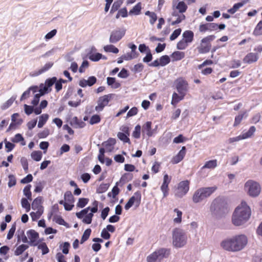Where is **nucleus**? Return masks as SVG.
Wrapping results in <instances>:
<instances>
[{
  "mask_svg": "<svg viewBox=\"0 0 262 262\" xmlns=\"http://www.w3.org/2000/svg\"><path fill=\"white\" fill-rule=\"evenodd\" d=\"M187 86L188 83L185 80L182 79H179L177 80L176 88L180 95H185L187 90Z\"/></svg>",
  "mask_w": 262,
  "mask_h": 262,
  "instance_id": "15",
  "label": "nucleus"
},
{
  "mask_svg": "<svg viewBox=\"0 0 262 262\" xmlns=\"http://www.w3.org/2000/svg\"><path fill=\"white\" fill-rule=\"evenodd\" d=\"M210 211L214 215L220 216L228 212L227 204L221 199H216L211 205Z\"/></svg>",
  "mask_w": 262,
  "mask_h": 262,
  "instance_id": "4",
  "label": "nucleus"
},
{
  "mask_svg": "<svg viewBox=\"0 0 262 262\" xmlns=\"http://www.w3.org/2000/svg\"><path fill=\"white\" fill-rule=\"evenodd\" d=\"M248 117V113L247 111L241 112L237 116L235 117L233 126H236L240 124L244 118Z\"/></svg>",
  "mask_w": 262,
  "mask_h": 262,
  "instance_id": "25",
  "label": "nucleus"
},
{
  "mask_svg": "<svg viewBox=\"0 0 262 262\" xmlns=\"http://www.w3.org/2000/svg\"><path fill=\"white\" fill-rule=\"evenodd\" d=\"M187 243V236L184 232L180 229H175L172 233V244L176 248L183 247Z\"/></svg>",
  "mask_w": 262,
  "mask_h": 262,
  "instance_id": "5",
  "label": "nucleus"
},
{
  "mask_svg": "<svg viewBox=\"0 0 262 262\" xmlns=\"http://www.w3.org/2000/svg\"><path fill=\"white\" fill-rule=\"evenodd\" d=\"M28 248V246L27 245L22 244L18 246L15 251V255L18 256L21 254L27 249Z\"/></svg>",
  "mask_w": 262,
  "mask_h": 262,
  "instance_id": "47",
  "label": "nucleus"
},
{
  "mask_svg": "<svg viewBox=\"0 0 262 262\" xmlns=\"http://www.w3.org/2000/svg\"><path fill=\"white\" fill-rule=\"evenodd\" d=\"M11 141L14 143H18V142L22 141V142L21 143V144L22 145H25V142H24V139L23 137L22 136V135L20 134H16L15 135L14 137L11 140Z\"/></svg>",
  "mask_w": 262,
  "mask_h": 262,
  "instance_id": "51",
  "label": "nucleus"
},
{
  "mask_svg": "<svg viewBox=\"0 0 262 262\" xmlns=\"http://www.w3.org/2000/svg\"><path fill=\"white\" fill-rule=\"evenodd\" d=\"M141 10V4L138 3L129 11V15H139Z\"/></svg>",
  "mask_w": 262,
  "mask_h": 262,
  "instance_id": "32",
  "label": "nucleus"
},
{
  "mask_svg": "<svg viewBox=\"0 0 262 262\" xmlns=\"http://www.w3.org/2000/svg\"><path fill=\"white\" fill-rule=\"evenodd\" d=\"M217 24L214 23H206L205 24H201L199 26V31L204 33L206 31L211 32L217 30Z\"/></svg>",
  "mask_w": 262,
  "mask_h": 262,
  "instance_id": "17",
  "label": "nucleus"
},
{
  "mask_svg": "<svg viewBox=\"0 0 262 262\" xmlns=\"http://www.w3.org/2000/svg\"><path fill=\"white\" fill-rule=\"evenodd\" d=\"M128 76V71L124 68H123L118 74V76L121 78H126Z\"/></svg>",
  "mask_w": 262,
  "mask_h": 262,
  "instance_id": "64",
  "label": "nucleus"
},
{
  "mask_svg": "<svg viewBox=\"0 0 262 262\" xmlns=\"http://www.w3.org/2000/svg\"><path fill=\"white\" fill-rule=\"evenodd\" d=\"M251 209L245 201L235 209L232 217V223L236 226H241L246 223L251 215Z\"/></svg>",
  "mask_w": 262,
  "mask_h": 262,
  "instance_id": "2",
  "label": "nucleus"
},
{
  "mask_svg": "<svg viewBox=\"0 0 262 262\" xmlns=\"http://www.w3.org/2000/svg\"><path fill=\"white\" fill-rule=\"evenodd\" d=\"M188 46V43L184 40V39H181L180 40L177 45V48L178 50H183L185 49Z\"/></svg>",
  "mask_w": 262,
  "mask_h": 262,
  "instance_id": "54",
  "label": "nucleus"
},
{
  "mask_svg": "<svg viewBox=\"0 0 262 262\" xmlns=\"http://www.w3.org/2000/svg\"><path fill=\"white\" fill-rule=\"evenodd\" d=\"M53 221L57 224L67 227L68 224L64 221L60 215H55L53 217Z\"/></svg>",
  "mask_w": 262,
  "mask_h": 262,
  "instance_id": "43",
  "label": "nucleus"
},
{
  "mask_svg": "<svg viewBox=\"0 0 262 262\" xmlns=\"http://www.w3.org/2000/svg\"><path fill=\"white\" fill-rule=\"evenodd\" d=\"M8 179H9V182L8 183V185L9 187L11 188V187L14 186V185H15L16 181V178L14 175L10 174L8 176Z\"/></svg>",
  "mask_w": 262,
  "mask_h": 262,
  "instance_id": "60",
  "label": "nucleus"
},
{
  "mask_svg": "<svg viewBox=\"0 0 262 262\" xmlns=\"http://www.w3.org/2000/svg\"><path fill=\"white\" fill-rule=\"evenodd\" d=\"M107 84L111 86L113 89H118L121 86V84L116 81V78L114 77L107 78Z\"/></svg>",
  "mask_w": 262,
  "mask_h": 262,
  "instance_id": "28",
  "label": "nucleus"
},
{
  "mask_svg": "<svg viewBox=\"0 0 262 262\" xmlns=\"http://www.w3.org/2000/svg\"><path fill=\"white\" fill-rule=\"evenodd\" d=\"M189 189V182L188 180L180 182L175 190L176 196L181 198L187 194Z\"/></svg>",
  "mask_w": 262,
  "mask_h": 262,
  "instance_id": "10",
  "label": "nucleus"
},
{
  "mask_svg": "<svg viewBox=\"0 0 262 262\" xmlns=\"http://www.w3.org/2000/svg\"><path fill=\"white\" fill-rule=\"evenodd\" d=\"M245 189L248 194L252 197H256L259 195L260 192V186L259 184L253 181L248 180L245 184Z\"/></svg>",
  "mask_w": 262,
  "mask_h": 262,
  "instance_id": "8",
  "label": "nucleus"
},
{
  "mask_svg": "<svg viewBox=\"0 0 262 262\" xmlns=\"http://www.w3.org/2000/svg\"><path fill=\"white\" fill-rule=\"evenodd\" d=\"M173 211L177 215V217L173 219L174 222L176 223H180L182 221V212L177 208L174 209Z\"/></svg>",
  "mask_w": 262,
  "mask_h": 262,
  "instance_id": "55",
  "label": "nucleus"
},
{
  "mask_svg": "<svg viewBox=\"0 0 262 262\" xmlns=\"http://www.w3.org/2000/svg\"><path fill=\"white\" fill-rule=\"evenodd\" d=\"M141 199V194L140 191H136L125 204L124 206L125 209L126 210H128L135 203H137V206H138L140 203Z\"/></svg>",
  "mask_w": 262,
  "mask_h": 262,
  "instance_id": "14",
  "label": "nucleus"
},
{
  "mask_svg": "<svg viewBox=\"0 0 262 262\" xmlns=\"http://www.w3.org/2000/svg\"><path fill=\"white\" fill-rule=\"evenodd\" d=\"M129 135H127L125 133H123L122 132H119L117 134L118 138L122 141L124 143H130V140L128 138Z\"/></svg>",
  "mask_w": 262,
  "mask_h": 262,
  "instance_id": "40",
  "label": "nucleus"
},
{
  "mask_svg": "<svg viewBox=\"0 0 262 262\" xmlns=\"http://www.w3.org/2000/svg\"><path fill=\"white\" fill-rule=\"evenodd\" d=\"M125 32L126 29L124 28L113 30L110 35V42L113 43L117 42L124 36Z\"/></svg>",
  "mask_w": 262,
  "mask_h": 262,
  "instance_id": "12",
  "label": "nucleus"
},
{
  "mask_svg": "<svg viewBox=\"0 0 262 262\" xmlns=\"http://www.w3.org/2000/svg\"><path fill=\"white\" fill-rule=\"evenodd\" d=\"M53 62H48L46 63L43 67L39 69L37 71L34 72V73L32 74V76H37L47 72L53 66Z\"/></svg>",
  "mask_w": 262,
  "mask_h": 262,
  "instance_id": "23",
  "label": "nucleus"
},
{
  "mask_svg": "<svg viewBox=\"0 0 262 262\" xmlns=\"http://www.w3.org/2000/svg\"><path fill=\"white\" fill-rule=\"evenodd\" d=\"M172 4L173 7H175L176 9L178 10L179 13H184L187 9V6L183 1L179 2L176 5L175 2L173 1Z\"/></svg>",
  "mask_w": 262,
  "mask_h": 262,
  "instance_id": "24",
  "label": "nucleus"
},
{
  "mask_svg": "<svg viewBox=\"0 0 262 262\" xmlns=\"http://www.w3.org/2000/svg\"><path fill=\"white\" fill-rule=\"evenodd\" d=\"M184 56V53L179 51H175L171 54V57L175 60H180L183 58Z\"/></svg>",
  "mask_w": 262,
  "mask_h": 262,
  "instance_id": "48",
  "label": "nucleus"
},
{
  "mask_svg": "<svg viewBox=\"0 0 262 262\" xmlns=\"http://www.w3.org/2000/svg\"><path fill=\"white\" fill-rule=\"evenodd\" d=\"M56 77H53L47 79L45 82V84H40L39 89L42 92V94H46L50 93L52 90V86L56 82Z\"/></svg>",
  "mask_w": 262,
  "mask_h": 262,
  "instance_id": "13",
  "label": "nucleus"
},
{
  "mask_svg": "<svg viewBox=\"0 0 262 262\" xmlns=\"http://www.w3.org/2000/svg\"><path fill=\"white\" fill-rule=\"evenodd\" d=\"M101 57H102V55L100 53H97L90 55L89 58L92 61H98L101 58Z\"/></svg>",
  "mask_w": 262,
  "mask_h": 262,
  "instance_id": "58",
  "label": "nucleus"
},
{
  "mask_svg": "<svg viewBox=\"0 0 262 262\" xmlns=\"http://www.w3.org/2000/svg\"><path fill=\"white\" fill-rule=\"evenodd\" d=\"M181 31L182 30L180 28L175 30L171 34L170 39L171 40L176 39L180 35Z\"/></svg>",
  "mask_w": 262,
  "mask_h": 262,
  "instance_id": "63",
  "label": "nucleus"
},
{
  "mask_svg": "<svg viewBox=\"0 0 262 262\" xmlns=\"http://www.w3.org/2000/svg\"><path fill=\"white\" fill-rule=\"evenodd\" d=\"M253 34L255 36H259L262 35V20H260L254 29Z\"/></svg>",
  "mask_w": 262,
  "mask_h": 262,
  "instance_id": "35",
  "label": "nucleus"
},
{
  "mask_svg": "<svg viewBox=\"0 0 262 262\" xmlns=\"http://www.w3.org/2000/svg\"><path fill=\"white\" fill-rule=\"evenodd\" d=\"M27 234L30 239L29 245L31 246H36L38 245V242H36V241L39 237L38 233L34 230L31 229L27 231Z\"/></svg>",
  "mask_w": 262,
  "mask_h": 262,
  "instance_id": "16",
  "label": "nucleus"
},
{
  "mask_svg": "<svg viewBox=\"0 0 262 262\" xmlns=\"http://www.w3.org/2000/svg\"><path fill=\"white\" fill-rule=\"evenodd\" d=\"M141 135V126L140 125H137L135 127V130L133 133V136L136 139H139Z\"/></svg>",
  "mask_w": 262,
  "mask_h": 262,
  "instance_id": "57",
  "label": "nucleus"
},
{
  "mask_svg": "<svg viewBox=\"0 0 262 262\" xmlns=\"http://www.w3.org/2000/svg\"><path fill=\"white\" fill-rule=\"evenodd\" d=\"M42 202V198L38 196L35 199L32 203V208L33 210L43 209L41 206Z\"/></svg>",
  "mask_w": 262,
  "mask_h": 262,
  "instance_id": "27",
  "label": "nucleus"
},
{
  "mask_svg": "<svg viewBox=\"0 0 262 262\" xmlns=\"http://www.w3.org/2000/svg\"><path fill=\"white\" fill-rule=\"evenodd\" d=\"M39 93L36 94L34 95V98L31 102V104L34 106L38 104L40 96L45 95V94H42V92L40 89L39 90Z\"/></svg>",
  "mask_w": 262,
  "mask_h": 262,
  "instance_id": "49",
  "label": "nucleus"
},
{
  "mask_svg": "<svg viewBox=\"0 0 262 262\" xmlns=\"http://www.w3.org/2000/svg\"><path fill=\"white\" fill-rule=\"evenodd\" d=\"M31 185H27L23 189L24 194L27 197L29 200H32V193L31 191Z\"/></svg>",
  "mask_w": 262,
  "mask_h": 262,
  "instance_id": "34",
  "label": "nucleus"
},
{
  "mask_svg": "<svg viewBox=\"0 0 262 262\" xmlns=\"http://www.w3.org/2000/svg\"><path fill=\"white\" fill-rule=\"evenodd\" d=\"M245 4H246V1L236 3L231 8L228 10V12L233 14L235 13L238 9L243 7Z\"/></svg>",
  "mask_w": 262,
  "mask_h": 262,
  "instance_id": "30",
  "label": "nucleus"
},
{
  "mask_svg": "<svg viewBox=\"0 0 262 262\" xmlns=\"http://www.w3.org/2000/svg\"><path fill=\"white\" fill-rule=\"evenodd\" d=\"M183 39H184L188 43H191L193 40V32L190 30L185 31L183 33Z\"/></svg>",
  "mask_w": 262,
  "mask_h": 262,
  "instance_id": "26",
  "label": "nucleus"
},
{
  "mask_svg": "<svg viewBox=\"0 0 262 262\" xmlns=\"http://www.w3.org/2000/svg\"><path fill=\"white\" fill-rule=\"evenodd\" d=\"M101 118L98 115H94L92 116L90 120V123L91 125L97 124L100 122Z\"/></svg>",
  "mask_w": 262,
  "mask_h": 262,
  "instance_id": "59",
  "label": "nucleus"
},
{
  "mask_svg": "<svg viewBox=\"0 0 262 262\" xmlns=\"http://www.w3.org/2000/svg\"><path fill=\"white\" fill-rule=\"evenodd\" d=\"M247 243V237L244 234H239L223 241L221 246L227 251L236 252L243 250Z\"/></svg>",
  "mask_w": 262,
  "mask_h": 262,
  "instance_id": "1",
  "label": "nucleus"
},
{
  "mask_svg": "<svg viewBox=\"0 0 262 262\" xmlns=\"http://www.w3.org/2000/svg\"><path fill=\"white\" fill-rule=\"evenodd\" d=\"M115 144L116 139L110 138L106 141L103 142L102 145L107 151L111 152L114 149V146Z\"/></svg>",
  "mask_w": 262,
  "mask_h": 262,
  "instance_id": "22",
  "label": "nucleus"
},
{
  "mask_svg": "<svg viewBox=\"0 0 262 262\" xmlns=\"http://www.w3.org/2000/svg\"><path fill=\"white\" fill-rule=\"evenodd\" d=\"M60 247H62V253L67 254L69 253V248L70 247V244L68 242H64L63 244L60 245Z\"/></svg>",
  "mask_w": 262,
  "mask_h": 262,
  "instance_id": "61",
  "label": "nucleus"
},
{
  "mask_svg": "<svg viewBox=\"0 0 262 262\" xmlns=\"http://www.w3.org/2000/svg\"><path fill=\"white\" fill-rule=\"evenodd\" d=\"M254 52H250L247 54L243 58V62L246 63L251 64L256 62L259 59V54L262 52V45H257L253 49Z\"/></svg>",
  "mask_w": 262,
  "mask_h": 262,
  "instance_id": "9",
  "label": "nucleus"
},
{
  "mask_svg": "<svg viewBox=\"0 0 262 262\" xmlns=\"http://www.w3.org/2000/svg\"><path fill=\"white\" fill-rule=\"evenodd\" d=\"M145 14L150 17L149 23L151 25H154L157 20V14L154 12L147 11Z\"/></svg>",
  "mask_w": 262,
  "mask_h": 262,
  "instance_id": "36",
  "label": "nucleus"
},
{
  "mask_svg": "<svg viewBox=\"0 0 262 262\" xmlns=\"http://www.w3.org/2000/svg\"><path fill=\"white\" fill-rule=\"evenodd\" d=\"M38 86H30L27 91L24 92L20 97V101H23L28 97H30L31 92H32L33 94L37 92L38 91Z\"/></svg>",
  "mask_w": 262,
  "mask_h": 262,
  "instance_id": "20",
  "label": "nucleus"
},
{
  "mask_svg": "<svg viewBox=\"0 0 262 262\" xmlns=\"http://www.w3.org/2000/svg\"><path fill=\"white\" fill-rule=\"evenodd\" d=\"M215 38V35H210L202 39L200 46L197 47L199 53L200 54L208 53L210 51L211 47V42Z\"/></svg>",
  "mask_w": 262,
  "mask_h": 262,
  "instance_id": "7",
  "label": "nucleus"
},
{
  "mask_svg": "<svg viewBox=\"0 0 262 262\" xmlns=\"http://www.w3.org/2000/svg\"><path fill=\"white\" fill-rule=\"evenodd\" d=\"M216 189V187H201L195 191L192 196V201L194 203L202 202L209 197Z\"/></svg>",
  "mask_w": 262,
  "mask_h": 262,
  "instance_id": "3",
  "label": "nucleus"
},
{
  "mask_svg": "<svg viewBox=\"0 0 262 262\" xmlns=\"http://www.w3.org/2000/svg\"><path fill=\"white\" fill-rule=\"evenodd\" d=\"M110 187L108 183L101 184L97 188L96 192L97 193H102L106 191Z\"/></svg>",
  "mask_w": 262,
  "mask_h": 262,
  "instance_id": "38",
  "label": "nucleus"
},
{
  "mask_svg": "<svg viewBox=\"0 0 262 262\" xmlns=\"http://www.w3.org/2000/svg\"><path fill=\"white\" fill-rule=\"evenodd\" d=\"M185 95H178L176 93H173L172 96L171 104L176 105L178 102L184 99Z\"/></svg>",
  "mask_w": 262,
  "mask_h": 262,
  "instance_id": "31",
  "label": "nucleus"
},
{
  "mask_svg": "<svg viewBox=\"0 0 262 262\" xmlns=\"http://www.w3.org/2000/svg\"><path fill=\"white\" fill-rule=\"evenodd\" d=\"M103 49L106 52H112L115 54L119 52L118 49L112 45H106L104 47Z\"/></svg>",
  "mask_w": 262,
  "mask_h": 262,
  "instance_id": "42",
  "label": "nucleus"
},
{
  "mask_svg": "<svg viewBox=\"0 0 262 262\" xmlns=\"http://www.w3.org/2000/svg\"><path fill=\"white\" fill-rule=\"evenodd\" d=\"M256 130V128L254 126H252L250 127L249 130L246 132L243 133L242 136L244 139L251 137Z\"/></svg>",
  "mask_w": 262,
  "mask_h": 262,
  "instance_id": "37",
  "label": "nucleus"
},
{
  "mask_svg": "<svg viewBox=\"0 0 262 262\" xmlns=\"http://www.w3.org/2000/svg\"><path fill=\"white\" fill-rule=\"evenodd\" d=\"M43 213V209H37L36 212H32L30 213V216L32 221H35L38 219Z\"/></svg>",
  "mask_w": 262,
  "mask_h": 262,
  "instance_id": "46",
  "label": "nucleus"
},
{
  "mask_svg": "<svg viewBox=\"0 0 262 262\" xmlns=\"http://www.w3.org/2000/svg\"><path fill=\"white\" fill-rule=\"evenodd\" d=\"M49 118V115L47 114L41 115L39 117V121L38 123L37 126L38 128L42 127L47 121Z\"/></svg>",
  "mask_w": 262,
  "mask_h": 262,
  "instance_id": "33",
  "label": "nucleus"
},
{
  "mask_svg": "<svg viewBox=\"0 0 262 262\" xmlns=\"http://www.w3.org/2000/svg\"><path fill=\"white\" fill-rule=\"evenodd\" d=\"M133 178L132 173H126L122 176L119 182L116 183L117 185H120L121 186L123 185L126 183L131 181Z\"/></svg>",
  "mask_w": 262,
  "mask_h": 262,
  "instance_id": "21",
  "label": "nucleus"
},
{
  "mask_svg": "<svg viewBox=\"0 0 262 262\" xmlns=\"http://www.w3.org/2000/svg\"><path fill=\"white\" fill-rule=\"evenodd\" d=\"M161 190L163 194V198L166 197L168 195V191H169V188H168V185L166 184H162V186H161Z\"/></svg>",
  "mask_w": 262,
  "mask_h": 262,
  "instance_id": "62",
  "label": "nucleus"
},
{
  "mask_svg": "<svg viewBox=\"0 0 262 262\" xmlns=\"http://www.w3.org/2000/svg\"><path fill=\"white\" fill-rule=\"evenodd\" d=\"M89 199L87 198H80L77 204V206L79 208H83L88 203Z\"/></svg>",
  "mask_w": 262,
  "mask_h": 262,
  "instance_id": "56",
  "label": "nucleus"
},
{
  "mask_svg": "<svg viewBox=\"0 0 262 262\" xmlns=\"http://www.w3.org/2000/svg\"><path fill=\"white\" fill-rule=\"evenodd\" d=\"M151 122L147 121L142 126V133L143 136L146 135L148 137H150L154 134V130L151 129Z\"/></svg>",
  "mask_w": 262,
  "mask_h": 262,
  "instance_id": "18",
  "label": "nucleus"
},
{
  "mask_svg": "<svg viewBox=\"0 0 262 262\" xmlns=\"http://www.w3.org/2000/svg\"><path fill=\"white\" fill-rule=\"evenodd\" d=\"M185 154L186 147L185 146H183L181 149L178 152V154L176 156L173 157V158L171 160V162L173 164H177L179 163L183 159Z\"/></svg>",
  "mask_w": 262,
  "mask_h": 262,
  "instance_id": "19",
  "label": "nucleus"
},
{
  "mask_svg": "<svg viewBox=\"0 0 262 262\" xmlns=\"http://www.w3.org/2000/svg\"><path fill=\"white\" fill-rule=\"evenodd\" d=\"M91 232L92 230L90 228H88L84 231L80 241L81 244H82L83 243H84L89 239L91 235Z\"/></svg>",
  "mask_w": 262,
  "mask_h": 262,
  "instance_id": "44",
  "label": "nucleus"
},
{
  "mask_svg": "<svg viewBox=\"0 0 262 262\" xmlns=\"http://www.w3.org/2000/svg\"><path fill=\"white\" fill-rule=\"evenodd\" d=\"M38 249L41 250L42 255L46 254L49 253V249L45 243H42L39 245H37Z\"/></svg>",
  "mask_w": 262,
  "mask_h": 262,
  "instance_id": "53",
  "label": "nucleus"
},
{
  "mask_svg": "<svg viewBox=\"0 0 262 262\" xmlns=\"http://www.w3.org/2000/svg\"><path fill=\"white\" fill-rule=\"evenodd\" d=\"M31 158L36 161H39L42 158V152L40 151H34L31 154Z\"/></svg>",
  "mask_w": 262,
  "mask_h": 262,
  "instance_id": "45",
  "label": "nucleus"
},
{
  "mask_svg": "<svg viewBox=\"0 0 262 262\" xmlns=\"http://www.w3.org/2000/svg\"><path fill=\"white\" fill-rule=\"evenodd\" d=\"M16 96H12L1 106V108L5 110L9 108L16 99Z\"/></svg>",
  "mask_w": 262,
  "mask_h": 262,
  "instance_id": "39",
  "label": "nucleus"
},
{
  "mask_svg": "<svg viewBox=\"0 0 262 262\" xmlns=\"http://www.w3.org/2000/svg\"><path fill=\"white\" fill-rule=\"evenodd\" d=\"M217 165L216 160H209L205 163V165L202 167L201 170H203L205 168L214 169Z\"/></svg>",
  "mask_w": 262,
  "mask_h": 262,
  "instance_id": "29",
  "label": "nucleus"
},
{
  "mask_svg": "<svg viewBox=\"0 0 262 262\" xmlns=\"http://www.w3.org/2000/svg\"><path fill=\"white\" fill-rule=\"evenodd\" d=\"M113 96L114 94H109L100 97L97 101V105L95 106V111L98 112H101L108 105Z\"/></svg>",
  "mask_w": 262,
  "mask_h": 262,
  "instance_id": "11",
  "label": "nucleus"
},
{
  "mask_svg": "<svg viewBox=\"0 0 262 262\" xmlns=\"http://www.w3.org/2000/svg\"><path fill=\"white\" fill-rule=\"evenodd\" d=\"M28 199L26 198H22L21 200V206L23 208H25L26 210V212H29L30 210V204L29 203Z\"/></svg>",
  "mask_w": 262,
  "mask_h": 262,
  "instance_id": "52",
  "label": "nucleus"
},
{
  "mask_svg": "<svg viewBox=\"0 0 262 262\" xmlns=\"http://www.w3.org/2000/svg\"><path fill=\"white\" fill-rule=\"evenodd\" d=\"M64 200L66 202L73 204L74 202V198L70 191H67L65 192L64 195Z\"/></svg>",
  "mask_w": 262,
  "mask_h": 262,
  "instance_id": "41",
  "label": "nucleus"
},
{
  "mask_svg": "<svg viewBox=\"0 0 262 262\" xmlns=\"http://www.w3.org/2000/svg\"><path fill=\"white\" fill-rule=\"evenodd\" d=\"M159 61L161 66L164 67L170 62V59L168 55H163L160 58Z\"/></svg>",
  "mask_w": 262,
  "mask_h": 262,
  "instance_id": "50",
  "label": "nucleus"
},
{
  "mask_svg": "<svg viewBox=\"0 0 262 262\" xmlns=\"http://www.w3.org/2000/svg\"><path fill=\"white\" fill-rule=\"evenodd\" d=\"M170 253V250L166 248L159 249L147 257V262H161L164 258L167 257Z\"/></svg>",
  "mask_w": 262,
  "mask_h": 262,
  "instance_id": "6",
  "label": "nucleus"
}]
</instances>
